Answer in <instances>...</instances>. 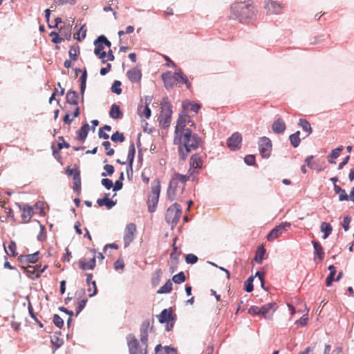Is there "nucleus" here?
Here are the masks:
<instances>
[{
  "label": "nucleus",
  "instance_id": "obj_1",
  "mask_svg": "<svg viewBox=\"0 0 354 354\" xmlns=\"http://www.w3.org/2000/svg\"><path fill=\"white\" fill-rule=\"evenodd\" d=\"M174 143L178 146L180 158L185 160L192 150H196L202 145L203 141L192 131L174 132Z\"/></svg>",
  "mask_w": 354,
  "mask_h": 354
},
{
  "label": "nucleus",
  "instance_id": "obj_2",
  "mask_svg": "<svg viewBox=\"0 0 354 354\" xmlns=\"http://www.w3.org/2000/svg\"><path fill=\"white\" fill-rule=\"evenodd\" d=\"M192 177V173L185 175L174 173L171 178L167 195L169 200L173 201L180 197L185 188L186 183Z\"/></svg>",
  "mask_w": 354,
  "mask_h": 354
},
{
  "label": "nucleus",
  "instance_id": "obj_3",
  "mask_svg": "<svg viewBox=\"0 0 354 354\" xmlns=\"http://www.w3.org/2000/svg\"><path fill=\"white\" fill-rule=\"evenodd\" d=\"M231 17L242 23L248 22L255 17V10L250 1L235 2L230 7Z\"/></svg>",
  "mask_w": 354,
  "mask_h": 354
},
{
  "label": "nucleus",
  "instance_id": "obj_4",
  "mask_svg": "<svg viewBox=\"0 0 354 354\" xmlns=\"http://www.w3.org/2000/svg\"><path fill=\"white\" fill-rule=\"evenodd\" d=\"M160 188V183L159 180H156V184L151 186V190L148 196V210L151 213L156 211V206L159 200Z\"/></svg>",
  "mask_w": 354,
  "mask_h": 354
},
{
  "label": "nucleus",
  "instance_id": "obj_5",
  "mask_svg": "<svg viewBox=\"0 0 354 354\" xmlns=\"http://www.w3.org/2000/svg\"><path fill=\"white\" fill-rule=\"evenodd\" d=\"M95 50L94 53L100 59L102 60V63H105L106 60L104 58L106 56V53L104 51V46H106L109 48L111 47V43L106 39L104 35L99 36L97 39L94 41Z\"/></svg>",
  "mask_w": 354,
  "mask_h": 354
},
{
  "label": "nucleus",
  "instance_id": "obj_6",
  "mask_svg": "<svg viewBox=\"0 0 354 354\" xmlns=\"http://www.w3.org/2000/svg\"><path fill=\"white\" fill-rule=\"evenodd\" d=\"M190 127L196 129V124L194 122L191 120L190 116L188 115L187 113L183 112L179 114L175 131L177 132L192 131Z\"/></svg>",
  "mask_w": 354,
  "mask_h": 354
},
{
  "label": "nucleus",
  "instance_id": "obj_7",
  "mask_svg": "<svg viewBox=\"0 0 354 354\" xmlns=\"http://www.w3.org/2000/svg\"><path fill=\"white\" fill-rule=\"evenodd\" d=\"M171 105L169 102H165L161 106V112L158 117L160 124L164 127L169 126L171 121Z\"/></svg>",
  "mask_w": 354,
  "mask_h": 354
},
{
  "label": "nucleus",
  "instance_id": "obj_8",
  "mask_svg": "<svg viewBox=\"0 0 354 354\" xmlns=\"http://www.w3.org/2000/svg\"><path fill=\"white\" fill-rule=\"evenodd\" d=\"M182 214L181 207L178 203L171 205L167 210L165 219L168 223L176 224Z\"/></svg>",
  "mask_w": 354,
  "mask_h": 354
},
{
  "label": "nucleus",
  "instance_id": "obj_9",
  "mask_svg": "<svg viewBox=\"0 0 354 354\" xmlns=\"http://www.w3.org/2000/svg\"><path fill=\"white\" fill-rule=\"evenodd\" d=\"M129 354H147V350L139 346V342L136 337L130 334L127 337Z\"/></svg>",
  "mask_w": 354,
  "mask_h": 354
},
{
  "label": "nucleus",
  "instance_id": "obj_10",
  "mask_svg": "<svg viewBox=\"0 0 354 354\" xmlns=\"http://www.w3.org/2000/svg\"><path fill=\"white\" fill-rule=\"evenodd\" d=\"M288 222L281 223L280 225L274 227L267 236L268 241H272L282 235L288 228L290 227Z\"/></svg>",
  "mask_w": 354,
  "mask_h": 354
},
{
  "label": "nucleus",
  "instance_id": "obj_11",
  "mask_svg": "<svg viewBox=\"0 0 354 354\" xmlns=\"http://www.w3.org/2000/svg\"><path fill=\"white\" fill-rule=\"evenodd\" d=\"M259 149L263 158H268L272 151L271 140L267 137H262L259 141Z\"/></svg>",
  "mask_w": 354,
  "mask_h": 354
},
{
  "label": "nucleus",
  "instance_id": "obj_12",
  "mask_svg": "<svg viewBox=\"0 0 354 354\" xmlns=\"http://www.w3.org/2000/svg\"><path fill=\"white\" fill-rule=\"evenodd\" d=\"M136 232V226L134 223H129L125 229L124 232V246H128L134 239L135 233Z\"/></svg>",
  "mask_w": 354,
  "mask_h": 354
},
{
  "label": "nucleus",
  "instance_id": "obj_13",
  "mask_svg": "<svg viewBox=\"0 0 354 354\" xmlns=\"http://www.w3.org/2000/svg\"><path fill=\"white\" fill-rule=\"evenodd\" d=\"M47 268V266H44L42 268H41V266H28L25 268V272L27 276L32 279H35L39 277L41 273H42Z\"/></svg>",
  "mask_w": 354,
  "mask_h": 354
},
{
  "label": "nucleus",
  "instance_id": "obj_14",
  "mask_svg": "<svg viewBox=\"0 0 354 354\" xmlns=\"http://www.w3.org/2000/svg\"><path fill=\"white\" fill-rule=\"evenodd\" d=\"M162 80L166 89L169 90L177 84L175 73L173 74L171 71H167L162 74Z\"/></svg>",
  "mask_w": 354,
  "mask_h": 354
},
{
  "label": "nucleus",
  "instance_id": "obj_15",
  "mask_svg": "<svg viewBox=\"0 0 354 354\" xmlns=\"http://www.w3.org/2000/svg\"><path fill=\"white\" fill-rule=\"evenodd\" d=\"M264 8L269 14H279L282 9V6L274 0H264Z\"/></svg>",
  "mask_w": 354,
  "mask_h": 354
},
{
  "label": "nucleus",
  "instance_id": "obj_16",
  "mask_svg": "<svg viewBox=\"0 0 354 354\" xmlns=\"http://www.w3.org/2000/svg\"><path fill=\"white\" fill-rule=\"evenodd\" d=\"M90 251L92 253V257L89 261H86L85 259H82L79 261V266L82 270H93L95 266L96 251L95 249H91Z\"/></svg>",
  "mask_w": 354,
  "mask_h": 354
},
{
  "label": "nucleus",
  "instance_id": "obj_17",
  "mask_svg": "<svg viewBox=\"0 0 354 354\" xmlns=\"http://www.w3.org/2000/svg\"><path fill=\"white\" fill-rule=\"evenodd\" d=\"M190 168L187 174L192 173V176L196 172L197 169H201L203 166V160L198 154H194L189 160Z\"/></svg>",
  "mask_w": 354,
  "mask_h": 354
},
{
  "label": "nucleus",
  "instance_id": "obj_18",
  "mask_svg": "<svg viewBox=\"0 0 354 354\" xmlns=\"http://www.w3.org/2000/svg\"><path fill=\"white\" fill-rule=\"evenodd\" d=\"M242 141V137L241 135L236 132L233 133L227 141V147L231 150H236L239 149L241 147V143Z\"/></svg>",
  "mask_w": 354,
  "mask_h": 354
},
{
  "label": "nucleus",
  "instance_id": "obj_19",
  "mask_svg": "<svg viewBox=\"0 0 354 354\" xmlns=\"http://www.w3.org/2000/svg\"><path fill=\"white\" fill-rule=\"evenodd\" d=\"M127 75L131 82L140 83L142 78V72L139 68L134 67L127 72Z\"/></svg>",
  "mask_w": 354,
  "mask_h": 354
},
{
  "label": "nucleus",
  "instance_id": "obj_20",
  "mask_svg": "<svg viewBox=\"0 0 354 354\" xmlns=\"http://www.w3.org/2000/svg\"><path fill=\"white\" fill-rule=\"evenodd\" d=\"M33 215V209L30 206H24L21 209V218L23 223H28Z\"/></svg>",
  "mask_w": 354,
  "mask_h": 354
},
{
  "label": "nucleus",
  "instance_id": "obj_21",
  "mask_svg": "<svg viewBox=\"0 0 354 354\" xmlns=\"http://www.w3.org/2000/svg\"><path fill=\"white\" fill-rule=\"evenodd\" d=\"M183 111L187 113L188 111H192L195 113H197L200 110L201 106L197 103H192L190 102H183L182 104Z\"/></svg>",
  "mask_w": 354,
  "mask_h": 354
},
{
  "label": "nucleus",
  "instance_id": "obj_22",
  "mask_svg": "<svg viewBox=\"0 0 354 354\" xmlns=\"http://www.w3.org/2000/svg\"><path fill=\"white\" fill-rule=\"evenodd\" d=\"M109 197V194H106L103 198L97 199V203L100 207L105 205L107 207V209L112 208L115 205L116 203L110 199Z\"/></svg>",
  "mask_w": 354,
  "mask_h": 354
},
{
  "label": "nucleus",
  "instance_id": "obj_23",
  "mask_svg": "<svg viewBox=\"0 0 354 354\" xmlns=\"http://www.w3.org/2000/svg\"><path fill=\"white\" fill-rule=\"evenodd\" d=\"M272 129L276 133H283L286 129V124L281 118H278L273 122Z\"/></svg>",
  "mask_w": 354,
  "mask_h": 354
},
{
  "label": "nucleus",
  "instance_id": "obj_24",
  "mask_svg": "<svg viewBox=\"0 0 354 354\" xmlns=\"http://www.w3.org/2000/svg\"><path fill=\"white\" fill-rule=\"evenodd\" d=\"M172 319V310L164 309L158 315V321L160 323H168Z\"/></svg>",
  "mask_w": 354,
  "mask_h": 354
},
{
  "label": "nucleus",
  "instance_id": "obj_25",
  "mask_svg": "<svg viewBox=\"0 0 354 354\" xmlns=\"http://www.w3.org/2000/svg\"><path fill=\"white\" fill-rule=\"evenodd\" d=\"M89 131V125L88 123H85L80 130L77 131V138L81 142H84L88 135Z\"/></svg>",
  "mask_w": 354,
  "mask_h": 354
},
{
  "label": "nucleus",
  "instance_id": "obj_26",
  "mask_svg": "<svg viewBox=\"0 0 354 354\" xmlns=\"http://www.w3.org/2000/svg\"><path fill=\"white\" fill-rule=\"evenodd\" d=\"M109 115L113 119H119L122 117L123 113L121 111L120 106L116 104H113L111 105Z\"/></svg>",
  "mask_w": 354,
  "mask_h": 354
},
{
  "label": "nucleus",
  "instance_id": "obj_27",
  "mask_svg": "<svg viewBox=\"0 0 354 354\" xmlns=\"http://www.w3.org/2000/svg\"><path fill=\"white\" fill-rule=\"evenodd\" d=\"M175 77L176 78L177 83H184L185 84L188 89L191 88L192 84L188 80L187 77L185 75H184L180 71L175 72Z\"/></svg>",
  "mask_w": 354,
  "mask_h": 354
},
{
  "label": "nucleus",
  "instance_id": "obj_28",
  "mask_svg": "<svg viewBox=\"0 0 354 354\" xmlns=\"http://www.w3.org/2000/svg\"><path fill=\"white\" fill-rule=\"evenodd\" d=\"M79 95L77 92L69 91L66 93V102L71 104L76 105L78 103Z\"/></svg>",
  "mask_w": 354,
  "mask_h": 354
},
{
  "label": "nucleus",
  "instance_id": "obj_29",
  "mask_svg": "<svg viewBox=\"0 0 354 354\" xmlns=\"http://www.w3.org/2000/svg\"><path fill=\"white\" fill-rule=\"evenodd\" d=\"M19 259L21 261H27L28 263H34L38 261L39 252H37L31 254L21 255Z\"/></svg>",
  "mask_w": 354,
  "mask_h": 354
},
{
  "label": "nucleus",
  "instance_id": "obj_30",
  "mask_svg": "<svg viewBox=\"0 0 354 354\" xmlns=\"http://www.w3.org/2000/svg\"><path fill=\"white\" fill-rule=\"evenodd\" d=\"M313 244L315 250V254L317 255V257L320 261H322L324 257V252L323 251L322 245L318 241H313Z\"/></svg>",
  "mask_w": 354,
  "mask_h": 354
},
{
  "label": "nucleus",
  "instance_id": "obj_31",
  "mask_svg": "<svg viewBox=\"0 0 354 354\" xmlns=\"http://www.w3.org/2000/svg\"><path fill=\"white\" fill-rule=\"evenodd\" d=\"M334 191L335 192L339 195V200L340 201H348V195L346 194V191L343 189H342L339 185L337 184H335L334 186Z\"/></svg>",
  "mask_w": 354,
  "mask_h": 354
},
{
  "label": "nucleus",
  "instance_id": "obj_32",
  "mask_svg": "<svg viewBox=\"0 0 354 354\" xmlns=\"http://www.w3.org/2000/svg\"><path fill=\"white\" fill-rule=\"evenodd\" d=\"M320 230L324 232L323 239H326L331 234L333 227L330 223L322 222L320 225Z\"/></svg>",
  "mask_w": 354,
  "mask_h": 354
},
{
  "label": "nucleus",
  "instance_id": "obj_33",
  "mask_svg": "<svg viewBox=\"0 0 354 354\" xmlns=\"http://www.w3.org/2000/svg\"><path fill=\"white\" fill-rule=\"evenodd\" d=\"M277 306L275 303H268L262 306L261 307H259L260 313L261 315H265L271 310L274 311L277 309Z\"/></svg>",
  "mask_w": 354,
  "mask_h": 354
},
{
  "label": "nucleus",
  "instance_id": "obj_34",
  "mask_svg": "<svg viewBox=\"0 0 354 354\" xmlns=\"http://www.w3.org/2000/svg\"><path fill=\"white\" fill-rule=\"evenodd\" d=\"M328 270L330 271L329 275L326 279V284L327 286H330L332 282L335 280V275L336 274V268L334 266H329Z\"/></svg>",
  "mask_w": 354,
  "mask_h": 354
},
{
  "label": "nucleus",
  "instance_id": "obj_35",
  "mask_svg": "<svg viewBox=\"0 0 354 354\" xmlns=\"http://www.w3.org/2000/svg\"><path fill=\"white\" fill-rule=\"evenodd\" d=\"M138 111L140 116H145L146 118H149L151 116V110L147 104L145 106L140 105Z\"/></svg>",
  "mask_w": 354,
  "mask_h": 354
},
{
  "label": "nucleus",
  "instance_id": "obj_36",
  "mask_svg": "<svg viewBox=\"0 0 354 354\" xmlns=\"http://www.w3.org/2000/svg\"><path fill=\"white\" fill-rule=\"evenodd\" d=\"M299 134H300L299 131H297L295 133L291 134L289 137L290 143H291L292 146L295 148L297 147L301 142Z\"/></svg>",
  "mask_w": 354,
  "mask_h": 354
},
{
  "label": "nucleus",
  "instance_id": "obj_37",
  "mask_svg": "<svg viewBox=\"0 0 354 354\" xmlns=\"http://www.w3.org/2000/svg\"><path fill=\"white\" fill-rule=\"evenodd\" d=\"M172 283L169 279L160 289L157 291L158 294L169 293L172 290Z\"/></svg>",
  "mask_w": 354,
  "mask_h": 354
},
{
  "label": "nucleus",
  "instance_id": "obj_38",
  "mask_svg": "<svg viewBox=\"0 0 354 354\" xmlns=\"http://www.w3.org/2000/svg\"><path fill=\"white\" fill-rule=\"evenodd\" d=\"M4 249H5V251L6 252V254L8 255V256H10V257H15V250L17 249V245H16V243L13 241H11L8 246H6V245H4Z\"/></svg>",
  "mask_w": 354,
  "mask_h": 354
},
{
  "label": "nucleus",
  "instance_id": "obj_39",
  "mask_svg": "<svg viewBox=\"0 0 354 354\" xmlns=\"http://www.w3.org/2000/svg\"><path fill=\"white\" fill-rule=\"evenodd\" d=\"M81 188V179L80 171H75L73 175V189L80 191Z\"/></svg>",
  "mask_w": 354,
  "mask_h": 354
},
{
  "label": "nucleus",
  "instance_id": "obj_40",
  "mask_svg": "<svg viewBox=\"0 0 354 354\" xmlns=\"http://www.w3.org/2000/svg\"><path fill=\"white\" fill-rule=\"evenodd\" d=\"M266 250L263 247H260L257 249L254 257V261L258 263H261L265 254Z\"/></svg>",
  "mask_w": 354,
  "mask_h": 354
},
{
  "label": "nucleus",
  "instance_id": "obj_41",
  "mask_svg": "<svg viewBox=\"0 0 354 354\" xmlns=\"http://www.w3.org/2000/svg\"><path fill=\"white\" fill-rule=\"evenodd\" d=\"M181 251L176 246V239H174L173 243V251L170 254V258L177 263L178 258L180 255Z\"/></svg>",
  "mask_w": 354,
  "mask_h": 354
},
{
  "label": "nucleus",
  "instance_id": "obj_42",
  "mask_svg": "<svg viewBox=\"0 0 354 354\" xmlns=\"http://www.w3.org/2000/svg\"><path fill=\"white\" fill-rule=\"evenodd\" d=\"M135 153H136L135 145H134L133 142H131V144L130 145V146L129 147V152H128V156H127V161L130 163L131 165H132V163L133 162Z\"/></svg>",
  "mask_w": 354,
  "mask_h": 354
},
{
  "label": "nucleus",
  "instance_id": "obj_43",
  "mask_svg": "<svg viewBox=\"0 0 354 354\" xmlns=\"http://www.w3.org/2000/svg\"><path fill=\"white\" fill-rule=\"evenodd\" d=\"M299 125L304 131L308 132V134L312 133L310 124L306 119H300L299 121Z\"/></svg>",
  "mask_w": 354,
  "mask_h": 354
},
{
  "label": "nucleus",
  "instance_id": "obj_44",
  "mask_svg": "<svg viewBox=\"0 0 354 354\" xmlns=\"http://www.w3.org/2000/svg\"><path fill=\"white\" fill-rule=\"evenodd\" d=\"M111 139L113 142H122L124 141L125 138L122 133L116 131L111 136Z\"/></svg>",
  "mask_w": 354,
  "mask_h": 354
},
{
  "label": "nucleus",
  "instance_id": "obj_45",
  "mask_svg": "<svg viewBox=\"0 0 354 354\" xmlns=\"http://www.w3.org/2000/svg\"><path fill=\"white\" fill-rule=\"evenodd\" d=\"M185 279H186V277H185V273L183 272H180L178 274H175L172 278V281L175 283H178V284L184 282L185 281Z\"/></svg>",
  "mask_w": 354,
  "mask_h": 354
},
{
  "label": "nucleus",
  "instance_id": "obj_46",
  "mask_svg": "<svg viewBox=\"0 0 354 354\" xmlns=\"http://www.w3.org/2000/svg\"><path fill=\"white\" fill-rule=\"evenodd\" d=\"M92 278H93L92 274H86V283H87V284L89 285L90 283L91 282L92 285L93 286V288H94L93 292L89 293V296L90 297L94 296L96 294V292H97L96 283H95V281H91Z\"/></svg>",
  "mask_w": 354,
  "mask_h": 354
},
{
  "label": "nucleus",
  "instance_id": "obj_47",
  "mask_svg": "<svg viewBox=\"0 0 354 354\" xmlns=\"http://www.w3.org/2000/svg\"><path fill=\"white\" fill-rule=\"evenodd\" d=\"M80 54L78 46H72L69 50V56L73 60H76Z\"/></svg>",
  "mask_w": 354,
  "mask_h": 354
},
{
  "label": "nucleus",
  "instance_id": "obj_48",
  "mask_svg": "<svg viewBox=\"0 0 354 354\" xmlns=\"http://www.w3.org/2000/svg\"><path fill=\"white\" fill-rule=\"evenodd\" d=\"M104 169L105 171L102 173V176H111L114 172V167L111 165H105L104 166Z\"/></svg>",
  "mask_w": 354,
  "mask_h": 354
},
{
  "label": "nucleus",
  "instance_id": "obj_49",
  "mask_svg": "<svg viewBox=\"0 0 354 354\" xmlns=\"http://www.w3.org/2000/svg\"><path fill=\"white\" fill-rule=\"evenodd\" d=\"M120 86L121 82L118 80H115L111 86V91L117 95H120L122 93Z\"/></svg>",
  "mask_w": 354,
  "mask_h": 354
},
{
  "label": "nucleus",
  "instance_id": "obj_50",
  "mask_svg": "<svg viewBox=\"0 0 354 354\" xmlns=\"http://www.w3.org/2000/svg\"><path fill=\"white\" fill-rule=\"evenodd\" d=\"M253 277H250L245 282V290L248 292H250L253 290Z\"/></svg>",
  "mask_w": 354,
  "mask_h": 354
},
{
  "label": "nucleus",
  "instance_id": "obj_51",
  "mask_svg": "<svg viewBox=\"0 0 354 354\" xmlns=\"http://www.w3.org/2000/svg\"><path fill=\"white\" fill-rule=\"evenodd\" d=\"M102 145L106 151V154L107 156H111L114 154L115 151L113 149L111 148V142L109 141H104Z\"/></svg>",
  "mask_w": 354,
  "mask_h": 354
},
{
  "label": "nucleus",
  "instance_id": "obj_52",
  "mask_svg": "<svg viewBox=\"0 0 354 354\" xmlns=\"http://www.w3.org/2000/svg\"><path fill=\"white\" fill-rule=\"evenodd\" d=\"M147 340H148V334L146 330L144 332H142L140 335V341L142 343V346H140L142 347V348H147Z\"/></svg>",
  "mask_w": 354,
  "mask_h": 354
},
{
  "label": "nucleus",
  "instance_id": "obj_53",
  "mask_svg": "<svg viewBox=\"0 0 354 354\" xmlns=\"http://www.w3.org/2000/svg\"><path fill=\"white\" fill-rule=\"evenodd\" d=\"M343 150V147H339L333 150H332L330 154L329 155V157L331 159H336L338 158L340 155L341 151Z\"/></svg>",
  "mask_w": 354,
  "mask_h": 354
},
{
  "label": "nucleus",
  "instance_id": "obj_54",
  "mask_svg": "<svg viewBox=\"0 0 354 354\" xmlns=\"http://www.w3.org/2000/svg\"><path fill=\"white\" fill-rule=\"evenodd\" d=\"M198 261V257L193 254H189L185 256V261L188 264H194Z\"/></svg>",
  "mask_w": 354,
  "mask_h": 354
},
{
  "label": "nucleus",
  "instance_id": "obj_55",
  "mask_svg": "<svg viewBox=\"0 0 354 354\" xmlns=\"http://www.w3.org/2000/svg\"><path fill=\"white\" fill-rule=\"evenodd\" d=\"M53 321L54 324L59 328H61L64 325L63 319L57 314L54 315Z\"/></svg>",
  "mask_w": 354,
  "mask_h": 354
},
{
  "label": "nucleus",
  "instance_id": "obj_56",
  "mask_svg": "<svg viewBox=\"0 0 354 354\" xmlns=\"http://www.w3.org/2000/svg\"><path fill=\"white\" fill-rule=\"evenodd\" d=\"M87 302V299H84L77 302V306L76 308V315H77L85 307V305Z\"/></svg>",
  "mask_w": 354,
  "mask_h": 354
},
{
  "label": "nucleus",
  "instance_id": "obj_57",
  "mask_svg": "<svg viewBox=\"0 0 354 354\" xmlns=\"http://www.w3.org/2000/svg\"><path fill=\"white\" fill-rule=\"evenodd\" d=\"M245 162L248 165H255V156L254 155H247L244 158Z\"/></svg>",
  "mask_w": 354,
  "mask_h": 354
},
{
  "label": "nucleus",
  "instance_id": "obj_58",
  "mask_svg": "<svg viewBox=\"0 0 354 354\" xmlns=\"http://www.w3.org/2000/svg\"><path fill=\"white\" fill-rule=\"evenodd\" d=\"M101 183L107 189H110L113 186L112 180L109 178H102L101 180Z\"/></svg>",
  "mask_w": 354,
  "mask_h": 354
},
{
  "label": "nucleus",
  "instance_id": "obj_59",
  "mask_svg": "<svg viewBox=\"0 0 354 354\" xmlns=\"http://www.w3.org/2000/svg\"><path fill=\"white\" fill-rule=\"evenodd\" d=\"M114 268L115 270H123L124 268V263L122 259H118L114 263Z\"/></svg>",
  "mask_w": 354,
  "mask_h": 354
},
{
  "label": "nucleus",
  "instance_id": "obj_60",
  "mask_svg": "<svg viewBox=\"0 0 354 354\" xmlns=\"http://www.w3.org/2000/svg\"><path fill=\"white\" fill-rule=\"evenodd\" d=\"M86 30L84 28V26H82L80 28L79 32L77 33V39L79 41H81L82 39H83L86 37Z\"/></svg>",
  "mask_w": 354,
  "mask_h": 354
},
{
  "label": "nucleus",
  "instance_id": "obj_61",
  "mask_svg": "<svg viewBox=\"0 0 354 354\" xmlns=\"http://www.w3.org/2000/svg\"><path fill=\"white\" fill-rule=\"evenodd\" d=\"M80 80H81V91H82V93H83L84 91L85 86H86V71H84L83 73V74L81 75Z\"/></svg>",
  "mask_w": 354,
  "mask_h": 354
},
{
  "label": "nucleus",
  "instance_id": "obj_62",
  "mask_svg": "<svg viewBox=\"0 0 354 354\" xmlns=\"http://www.w3.org/2000/svg\"><path fill=\"white\" fill-rule=\"evenodd\" d=\"M351 218L349 216H345L344 218L342 226H343V228L344 229L345 231H348V229H349V224L351 223Z\"/></svg>",
  "mask_w": 354,
  "mask_h": 354
},
{
  "label": "nucleus",
  "instance_id": "obj_63",
  "mask_svg": "<svg viewBox=\"0 0 354 354\" xmlns=\"http://www.w3.org/2000/svg\"><path fill=\"white\" fill-rule=\"evenodd\" d=\"M248 313L253 315H261L259 307L255 306H251L248 310Z\"/></svg>",
  "mask_w": 354,
  "mask_h": 354
},
{
  "label": "nucleus",
  "instance_id": "obj_64",
  "mask_svg": "<svg viewBox=\"0 0 354 354\" xmlns=\"http://www.w3.org/2000/svg\"><path fill=\"white\" fill-rule=\"evenodd\" d=\"M164 351L165 354H177L176 350L173 347L165 346Z\"/></svg>",
  "mask_w": 354,
  "mask_h": 354
}]
</instances>
